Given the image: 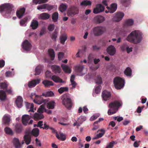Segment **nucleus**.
Returning a JSON list of instances; mask_svg holds the SVG:
<instances>
[{
	"label": "nucleus",
	"instance_id": "obj_61",
	"mask_svg": "<svg viewBox=\"0 0 148 148\" xmlns=\"http://www.w3.org/2000/svg\"><path fill=\"white\" fill-rule=\"evenodd\" d=\"M64 53L62 52H59L58 54V58L59 60H61L63 57Z\"/></svg>",
	"mask_w": 148,
	"mask_h": 148
},
{
	"label": "nucleus",
	"instance_id": "obj_15",
	"mask_svg": "<svg viewBox=\"0 0 148 148\" xmlns=\"http://www.w3.org/2000/svg\"><path fill=\"white\" fill-rule=\"evenodd\" d=\"M107 51L110 55L113 56L115 53L116 49L113 46L111 45L109 46L107 48Z\"/></svg>",
	"mask_w": 148,
	"mask_h": 148
},
{
	"label": "nucleus",
	"instance_id": "obj_23",
	"mask_svg": "<svg viewBox=\"0 0 148 148\" xmlns=\"http://www.w3.org/2000/svg\"><path fill=\"white\" fill-rule=\"evenodd\" d=\"M22 125L20 124H16L15 126L14 130L17 133H21L22 131Z\"/></svg>",
	"mask_w": 148,
	"mask_h": 148
},
{
	"label": "nucleus",
	"instance_id": "obj_55",
	"mask_svg": "<svg viewBox=\"0 0 148 148\" xmlns=\"http://www.w3.org/2000/svg\"><path fill=\"white\" fill-rule=\"evenodd\" d=\"M99 116V114H97L96 115H95L92 116L91 117L90 119V120L91 121H93L97 119L98 117Z\"/></svg>",
	"mask_w": 148,
	"mask_h": 148
},
{
	"label": "nucleus",
	"instance_id": "obj_39",
	"mask_svg": "<svg viewBox=\"0 0 148 148\" xmlns=\"http://www.w3.org/2000/svg\"><path fill=\"white\" fill-rule=\"evenodd\" d=\"M124 73L127 76H130L132 75V70L130 68L128 67L124 71Z\"/></svg>",
	"mask_w": 148,
	"mask_h": 148
},
{
	"label": "nucleus",
	"instance_id": "obj_47",
	"mask_svg": "<svg viewBox=\"0 0 148 148\" xmlns=\"http://www.w3.org/2000/svg\"><path fill=\"white\" fill-rule=\"evenodd\" d=\"M95 82L96 84H101L102 83V78L100 75L97 76L96 78L95 79Z\"/></svg>",
	"mask_w": 148,
	"mask_h": 148
},
{
	"label": "nucleus",
	"instance_id": "obj_32",
	"mask_svg": "<svg viewBox=\"0 0 148 148\" xmlns=\"http://www.w3.org/2000/svg\"><path fill=\"white\" fill-rule=\"evenodd\" d=\"M134 21L132 19H127L124 23L125 26H130L134 24Z\"/></svg>",
	"mask_w": 148,
	"mask_h": 148
},
{
	"label": "nucleus",
	"instance_id": "obj_1",
	"mask_svg": "<svg viewBox=\"0 0 148 148\" xmlns=\"http://www.w3.org/2000/svg\"><path fill=\"white\" fill-rule=\"evenodd\" d=\"M142 38L140 32L138 31L135 30L130 34L127 37V40L131 43L136 44L141 41Z\"/></svg>",
	"mask_w": 148,
	"mask_h": 148
},
{
	"label": "nucleus",
	"instance_id": "obj_41",
	"mask_svg": "<svg viewBox=\"0 0 148 148\" xmlns=\"http://www.w3.org/2000/svg\"><path fill=\"white\" fill-rule=\"evenodd\" d=\"M55 102L53 101H51L47 104V108L49 109H53L54 107Z\"/></svg>",
	"mask_w": 148,
	"mask_h": 148
},
{
	"label": "nucleus",
	"instance_id": "obj_26",
	"mask_svg": "<svg viewBox=\"0 0 148 148\" xmlns=\"http://www.w3.org/2000/svg\"><path fill=\"white\" fill-rule=\"evenodd\" d=\"M42 83L44 85L45 87L53 86L54 85V84L52 81L47 80H45L43 81L42 82Z\"/></svg>",
	"mask_w": 148,
	"mask_h": 148
},
{
	"label": "nucleus",
	"instance_id": "obj_53",
	"mask_svg": "<svg viewBox=\"0 0 148 148\" xmlns=\"http://www.w3.org/2000/svg\"><path fill=\"white\" fill-rule=\"evenodd\" d=\"M27 19H22L20 21V25L23 26H25L26 25L25 23L27 22Z\"/></svg>",
	"mask_w": 148,
	"mask_h": 148
},
{
	"label": "nucleus",
	"instance_id": "obj_22",
	"mask_svg": "<svg viewBox=\"0 0 148 148\" xmlns=\"http://www.w3.org/2000/svg\"><path fill=\"white\" fill-rule=\"evenodd\" d=\"M51 79L56 83H63L64 81L60 79L59 77L55 75H53L51 77Z\"/></svg>",
	"mask_w": 148,
	"mask_h": 148
},
{
	"label": "nucleus",
	"instance_id": "obj_31",
	"mask_svg": "<svg viewBox=\"0 0 148 148\" xmlns=\"http://www.w3.org/2000/svg\"><path fill=\"white\" fill-rule=\"evenodd\" d=\"M39 130L38 128H35L32 130L31 134L35 137H37L39 135Z\"/></svg>",
	"mask_w": 148,
	"mask_h": 148
},
{
	"label": "nucleus",
	"instance_id": "obj_54",
	"mask_svg": "<svg viewBox=\"0 0 148 148\" xmlns=\"http://www.w3.org/2000/svg\"><path fill=\"white\" fill-rule=\"evenodd\" d=\"M105 19H94V21L96 24H99L103 22Z\"/></svg>",
	"mask_w": 148,
	"mask_h": 148
},
{
	"label": "nucleus",
	"instance_id": "obj_13",
	"mask_svg": "<svg viewBox=\"0 0 148 148\" xmlns=\"http://www.w3.org/2000/svg\"><path fill=\"white\" fill-rule=\"evenodd\" d=\"M104 10L103 7L101 4L97 5L96 8L93 10V12L94 13L97 14L102 12Z\"/></svg>",
	"mask_w": 148,
	"mask_h": 148
},
{
	"label": "nucleus",
	"instance_id": "obj_20",
	"mask_svg": "<svg viewBox=\"0 0 148 148\" xmlns=\"http://www.w3.org/2000/svg\"><path fill=\"white\" fill-rule=\"evenodd\" d=\"M17 106L19 108H21L22 106L23 99L22 97L20 96H18L16 99L15 101Z\"/></svg>",
	"mask_w": 148,
	"mask_h": 148
},
{
	"label": "nucleus",
	"instance_id": "obj_64",
	"mask_svg": "<svg viewBox=\"0 0 148 148\" xmlns=\"http://www.w3.org/2000/svg\"><path fill=\"white\" fill-rule=\"evenodd\" d=\"M51 75V73L49 71H47L45 73V75L47 78L50 77Z\"/></svg>",
	"mask_w": 148,
	"mask_h": 148
},
{
	"label": "nucleus",
	"instance_id": "obj_50",
	"mask_svg": "<svg viewBox=\"0 0 148 148\" xmlns=\"http://www.w3.org/2000/svg\"><path fill=\"white\" fill-rule=\"evenodd\" d=\"M47 5V4H44L41 5H39L37 6V9L39 10L46 9Z\"/></svg>",
	"mask_w": 148,
	"mask_h": 148
},
{
	"label": "nucleus",
	"instance_id": "obj_38",
	"mask_svg": "<svg viewBox=\"0 0 148 148\" xmlns=\"http://www.w3.org/2000/svg\"><path fill=\"white\" fill-rule=\"evenodd\" d=\"M67 8V6L66 4L62 3L60 6L59 8V10L61 12L64 11Z\"/></svg>",
	"mask_w": 148,
	"mask_h": 148
},
{
	"label": "nucleus",
	"instance_id": "obj_16",
	"mask_svg": "<svg viewBox=\"0 0 148 148\" xmlns=\"http://www.w3.org/2000/svg\"><path fill=\"white\" fill-rule=\"evenodd\" d=\"M10 121V116L9 115L6 114L3 117V122L4 124L7 125H9Z\"/></svg>",
	"mask_w": 148,
	"mask_h": 148
},
{
	"label": "nucleus",
	"instance_id": "obj_30",
	"mask_svg": "<svg viewBox=\"0 0 148 148\" xmlns=\"http://www.w3.org/2000/svg\"><path fill=\"white\" fill-rule=\"evenodd\" d=\"M60 135L58 134V133L56 134V137L59 140H60L62 141H64L66 139L65 136L62 133H59Z\"/></svg>",
	"mask_w": 148,
	"mask_h": 148
},
{
	"label": "nucleus",
	"instance_id": "obj_34",
	"mask_svg": "<svg viewBox=\"0 0 148 148\" xmlns=\"http://www.w3.org/2000/svg\"><path fill=\"white\" fill-rule=\"evenodd\" d=\"M50 15L46 13H43L38 15L39 18H49Z\"/></svg>",
	"mask_w": 148,
	"mask_h": 148
},
{
	"label": "nucleus",
	"instance_id": "obj_62",
	"mask_svg": "<svg viewBox=\"0 0 148 148\" xmlns=\"http://www.w3.org/2000/svg\"><path fill=\"white\" fill-rule=\"evenodd\" d=\"M29 106H30V109L29 110V112H34V104L33 103H32L30 104V103L29 104Z\"/></svg>",
	"mask_w": 148,
	"mask_h": 148
},
{
	"label": "nucleus",
	"instance_id": "obj_49",
	"mask_svg": "<svg viewBox=\"0 0 148 148\" xmlns=\"http://www.w3.org/2000/svg\"><path fill=\"white\" fill-rule=\"evenodd\" d=\"M54 95V93L51 91L47 92L46 94L42 93V96L45 97H52Z\"/></svg>",
	"mask_w": 148,
	"mask_h": 148
},
{
	"label": "nucleus",
	"instance_id": "obj_25",
	"mask_svg": "<svg viewBox=\"0 0 148 148\" xmlns=\"http://www.w3.org/2000/svg\"><path fill=\"white\" fill-rule=\"evenodd\" d=\"M78 12V9L75 8L74 9L69 10L67 12V15L69 16H72L77 14Z\"/></svg>",
	"mask_w": 148,
	"mask_h": 148
},
{
	"label": "nucleus",
	"instance_id": "obj_10",
	"mask_svg": "<svg viewBox=\"0 0 148 148\" xmlns=\"http://www.w3.org/2000/svg\"><path fill=\"white\" fill-rule=\"evenodd\" d=\"M102 96L103 100L106 101L110 98L111 94L110 92L105 90L102 92Z\"/></svg>",
	"mask_w": 148,
	"mask_h": 148
},
{
	"label": "nucleus",
	"instance_id": "obj_11",
	"mask_svg": "<svg viewBox=\"0 0 148 148\" xmlns=\"http://www.w3.org/2000/svg\"><path fill=\"white\" fill-rule=\"evenodd\" d=\"M31 44L27 40H25L23 42L22 47L26 51H29L31 48Z\"/></svg>",
	"mask_w": 148,
	"mask_h": 148
},
{
	"label": "nucleus",
	"instance_id": "obj_57",
	"mask_svg": "<svg viewBox=\"0 0 148 148\" xmlns=\"http://www.w3.org/2000/svg\"><path fill=\"white\" fill-rule=\"evenodd\" d=\"M114 143V141L110 142L108 145H107L106 148H112Z\"/></svg>",
	"mask_w": 148,
	"mask_h": 148
},
{
	"label": "nucleus",
	"instance_id": "obj_52",
	"mask_svg": "<svg viewBox=\"0 0 148 148\" xmlns=\"http://www.w3.org/2000/svg\"><path fill=\"white\" fill-rule=\"evenodd\" d=\"M0 86L1 88L4 89L8 87V85L5 83H1L0 84Z\"/></svg>",
	"mask_w": 148,
	"mask_h": 148
},
{
	"label": "nucleus",
	"instance_id": "obj_63",
	"mask_svg": "<svg viewBox=\"0 0 148 148\" xmlns=\"http://www.w3.org/2000/svg\"><path fill=\"white\" fill-rule=\"evenodd\" d=\"M54 25L53 24H51L48 26V29L49 31H52L54 29Z\"/></svg>",
	"mask_w": 148,
	"mask_h": 148
},
{
	"label": "nucleus",
	"instance_id": "obj_24",
	"mask_svg": "<svg viewBox=\"0 0 148 148\" xmlns=\"http://www.w3.org/2000/svg\"><path fill=\"white\" fill-rule=\"evenodd\" d=\"M61 66L63 71L66 73H71V70L69 66L64 64H61Z\"/></svg>",
	"mask_w": 148,
	"mask_h": 148
},
{
	"label": "nucleus",
	"instance_id": "obj_40",
	"mask_svg": "<svg viewBox=\"0 0 148 148\" xmlns=\"http://www.w3.org/2000/svg\"><path fill=\"white\" fill-rule=\"evenodd\" d=\"M58 35V32L56 30H55L54 32L52 34L51 37L53 40L56 41Z\"/></svg>",
	"mask_w": 148,
	"mask_h": 148
},
{
	"label": "nucleus",
	"instance_id": "obj_58",
	"mask_svg": "<svg viewBox=\"0 0 148 148\" xmlns=\"http://www.w3.org/2000/svg\"><path fill=\"white\" fill-rule=\"evenodd\" d=\"M51 127H50L45 122L44 124V127H43L42 129H45L46 130H48L49 129H50Z\"/></svg>",
	"mask_w": 148,
	"mask_h": 148
},
{
	"label": "nucleus",
	"instance_id": "obj_45",
	"mask_svg": "<svg viewBox=\"0 0 148 148\" xmlns=\"http://www.w3.org/2000/svg\"><path fill=\"white\" fill-rule=\"evenodd\" d=\"M69 90V88L67 87H62L58 89V91L59 93L62 94L64 92L67 91Z\"/></svg>",
	"mask_w": 148,
	"mask_h": 148
},
{
	"label": "nucleus",
	"instance_id": "obj_36",
	"mask_svg": "<svg viewBox=\"0 0 148 148\" xmlns=\"http://www.w3.org/2000/svg\"><path fill=\"white\" fill-rule=\"evenodd\" d=\"M124 15L123 12H117L115 14L114 17L117 18H122Z\"/></svg>",
	"mask_w": 148,
	"mask_h": 148
},
{
	"label": "nucleus",
	"instance_id": "obj_46",
	"mask_svg": "<svg viewBox=\"0 0 148 148\" xmlns=\"http://www.w3.org/2000/svg\"><path fill=\"white\" fill-rule=\"evenodd\" d=\"M99 132H102L97 134V137H98L99 138H100L103 136L105 133V130L103 129H101L100 130H98L97 131V132L98 133Z\"/></svg>",
	"mask_w": 148,
	"mask_h": 148
},
{
	"label": "nucleus",
	"instance_id": "obj_28",
	"mask_svg": "<svg viewBox=\"0 0 148 148\" xmlns=\"http://www.w3.org/2000/svg\"><path fill=\"white\" fill-rule=\"evenodd\" d=\"M60 42L61 44H64L65 41L67 40V36L65 34H62L60 37Z\"/></svg>",
	"mask_w": 148,
	"mask_h": 148
},
{
	"label": "nucleus",
	"instance_id": "obj_44",
	"mask_svg": "<svg viewBox=\"0 0 148 148\" xmlns=\"http://www.w3.org/2000/svg\"><path fill=\"white\" fill-rule=\"evenodd\" d=\"M49 0H33V3L37 4L42 3H45L47 2Z\"/></svg>",
	"mask_w": 148,
	"mask_h": 148
},
{
	"label": "nucleus",
	"instance_id": "obj_29",
	"mask_svg": "<svg viewBox=\"0 0 148 148\" xmlns=\"http://www.w3.org/2000/svg\"><path fill=\"white\" fill-rule=\"evenodd\" d=\"M48 52L51 60H53L55 57V54L54 50L51 49H50L48 50Z\"/></svg>",
	"mask_w": 148,
	"mask_h": 148
},
{
	"label": "nucleus",
	"instance_id": "obj_43",
	"mask_svg": "<svg viewBox=\"0 0 148 148\" xmlns=\"http://www.w3.org/2000/svg\"><path fill=\"white\" fill-rule=\"evenodd\" d=\"M92 2L88 0H84L82 1L80 4L81 5L88 6L90 5Z\"/></svg>",
	"mask_w": 148,
	"mask_h": 148
},
{
	"label": "nucleus",
	"instance_id": "obj_2",
	"mask_svg": "<svg viewBox=\"0 0 148 148\" xmlns=\"http://www.w3.org/2000/svg\"><path fill=\"white\" fill-rule=\"evenodd\" d=\"M122 104V103L121 101L116 100L111 102L109 104L108 107L110 109L108 111V114L111 115L116 113Z\"/></svg>",
	"mask_w": 148,
	"mask_h": 148
},
{
	"label": "nucleus",
	"instance_id": "obj_19",
	"mask_svg": "<svg viewBox=\"0 0 148 148\" xmlns=\"http://www.w3.org/2000/svg\"><path fill=\"white\" fill-rule=\"evenodd\" d=\"M51 68L55 74H59L61 71V69L60 67L56 65H52L51 66Z\"/></svg>",
	"mask_w": 148,
	"mask_h": 148
},
{
	"label": "nucleus",
	"instance_id": "obj_3",
	"mask_svg": "<svg viewBox=\"0 0 148 148\" xmlns=\"http://www.w3.org/2000/svg\"><path fill=\"white\" fill-rule=\"evenodd\" d=\"M62 103L68 109H70L72 107L73 103L69 94H65L61 97Z\"/></svg>",
	"mask_w": 148,
	"mask_h": 148
},
{
	"label": "nucleus",
	"instance_id": "obj_7",
	"mask_svg": "<svg viewBox=\"0 0 148 148\" xmlns=\"http://www.w3.org/2000/svg\"><path fill=\"white\" fill-rule=\"evenodd\" d=\"M5 92L10 94H12V90L11 89L7 90L5 92L3 90H0V99L1 101L4 100L6 98Z\"/></svg>",
	"mask_w": 148,
	"mask_h": 148
},
{
	"label": "nucleus",
	"instance_id": "obj_12",
	"mask_svg": "<svg viewBox=\"0 0 148 148\" xmlns=\"http://www.w3.org/2000/svg\"><path fill=\"white\" fill-rule=\"evenodd\" d=\"M40 79H33L28 83V86L29 88L34 87L40 83Z\"/></svg>",
	"mask_w": 148,
	"mask_h": 148
},
{
	"label": "nucleus",
	"instance_id": "obj_18",
	"mask_svg": "<svg viewBox=\"0 0 148 148\" xmlns=\"http://www.w3.org/2000/svg\"><path fill=\"white\" fill-rule=\"evenodd\" d=\"M75 70L76 72L78 73L79 75H81L83 74L82 71L84 69L83 66L81 65H77L75 67Z\"/></svg>",
	"mask_w": 148,
	"mask_h": 148
},
{
	"label": "nucleus",
	"instance_id": "obj_4",
	"mask_svg": "<svg viewBox=\"0 0 148 148\" xmlns=\"http://www.w3.org/2000/svg\"><path fill=\"white\" fill-rule=\"evenodd\" d=\"M13 5L9 3H5L0 5V12L3 13L5 11V14L11 13L13 8Z\"/></svg>",
	"mask_w": 148,
	"mask_h": 148
},
{
	"label": "nucleus",
	"instance_id": "obj_56",
	"mask_svg": "<svg viewBox=\"0 0 148 148\" xmlns=\"http://www.w3.org/2000/svg\"><path fill=\"white\" fill-rule=\"evenodd\" d=\"M86 120V117L84 116H81L79 118L78 121H81V122H82L85 121Z\"/></svg>",
	"mask_w": 148,
	"mask_h": 148
},
{
	"label": "nucleus",
	"instance_id": "obj_59",
	"mask_svg": "<svg viewBox=\"0 0 148 148\" xmlns=\"http://www.w3.org/2000/svg\"><path fill=\"white\" fill-rule=\"evenodd\" d=\"M59 15L58 13L55 12L52 15V18H58Z\"/></svg>",
	"mask_w": 148,
	"mask_h": 148
},
{
	"label": "nucleus",
	"instance_id": "obj_35",
	"mask_svg": "<svg viewBox=\"0 0 148 148\" xmlns=\"http://www.w3.org/2000/svg\"><path fill=\"white\" fill-rule=\"evenodd\" d=\"M42 68V67L41 65H38L37 66L36 68L35 69V75H39L41 71Z\"/></svg>",
	"mask_w": 148,
	"mask_h": 148
},
{
	"label": "nucleus",
	"instance_id": "obj_33",
	"mask_svg": "<svg viewBox=\"0 0 148 148\" xmlns=\"http://www.w3.org/2000/svg\"><path fill=\"white\" fill-rule=\"evenodd\" d=\"M38 22L36 20H33L32 22L31 26L33 29H36L38 26Z\"/></svg>",
	"mask_w": 148,
	"mask_h": 148
},
{
	"label": "nucleus",
	"instance_id": "obj_51",
	"mask_svg": "<svg viewBox=\"0 0 148 148\" xmlns=\"http://www.w3.org/2000/svg\"><path fill=\"white\" fill-rule=\"evenodd\" d=\"M101 87V86H98L96 87L95 89V92L96 94H98L100 92Z\"/></svg>",
	"mask_w": 148,
	"mask_h": 148
},
{
	"label": "nucleus",
	"instance_id": "obj_37",
	"mask_svg": "<svg viewBox=\"0 0 148 148\" xmlns=\"http://www.w3.org/2000/svg\"><path fill=\"white\" fill-rule=\"evenodd\" d=\"M24 138L26 144H29L31 141L30 137L28 135L26 134L25 135Z\"/></svg>",
	"mask_w": 148,
	"mask_h": 148
},
{
	"label": "nucleus",
	"instance_id": "obj_17",
	"mask_svg": "<svg viewBox=\"0 0 148 148\" xmlns=\"http://www.w3.org/2000/svg\"><path fill=\"white\" fill-rule=\"evenodd\" d=\"M30 118L31 117L29 115H23L22 118V121L23 124L26 125Z\"/></svg>",
	"mask_w": 148,
	"mask_h": 148
},
{
	"label": "nucleus",
	"instance_id": "obj_14",
	"mask_svg": "<svg viewBox=\"0 0 148 148\" xmlns=\"http://www.w3.org/2000/svg\"><path fill=\"white\" fill-rule=\"evenodd\" d=\"M108 10V12L110 13H113L115 12L117 8V5L115 3H113L111 5L110 7V8L108 6L106 7Z\"/></svg>",
	"mask_w": 148,
	"mask_h": 148
},
{
	"label": "nucleus",
	"instance_id": "obj_48",
	"mask_svg": "<svg viewBox=\"0 0 148 148\" xmlns=\"http://www.w3.org/2000/svg\"><path fill=\"white\" fill-rule=\"evenodd\" d=\"M45 106L44 105H41L39 108L38 109L37 112L41 114H42L44 111H45Z\"/></svg>",
	"mask_w": 148,
	"mask_h": 148
},
{
	"label": "nucleus",
	"instance_id": "obj_21",
	"mask_svg": "<svg viewBox=\"0 0 148 148\" xmlns=\"http://www.w3.org/2000/svg\"><path fill=\"white\" fill-rule=\"evenodd\" d=\"M44 117V116L43 114L39 113H35L33 116V118L35 120H41Z\"/></svg>",
	"mask_w": 148,
	"mask_h": 148
},
{
	"label": "nucleus",
	"instance_id": "obj_5",
	"mask_svg": "<svg viewBox=\"0 0 148 148\" xmlns=\"http://www.w3.org/2000/svg\"><path fill=\"white\" fill-rule=\"evenodd\" d=\"M124 82V80L119 77H115L113 80L114 86L118 89H120L123 87Z\"/></svg>",
	"mask_w": 148,
	"mask_h": 148
},
{
	"label": "nucleus",
	"instance_id": "obj_42",
	"mask_svg": "<svg viewBox=\"0 0 148 148\" xmlns=\"http://www.w3.org/2000/svg\"><path fill=\"white\" fill-rule=\"evenodd\" d=\"M4 131L6 134H8L12 135L13 134L12 130L10 128L8 127L5 128Z\"/></svg>",
	"mask_w": 148,
	"mask_h": 148
},
{
	"label": "nucleus",
	"instance_id": "obj_6",
	"mask_svg": "<svg viewBox=\"0 0 148 148\" xmlns=\"http://www.w3.org/2000/svg\"><path fill=\"white\" fill-rule=\"evenodd\" d=\"M94 35L95 36H99L102 35L106 30L105 27L98 26L95 27L93 29Z\"/></svg>",
	"mask_w": 148,
	"mask_h": 148
},
{
	"label": "nucleus",
	"instance_id": "obj_8",
	"mask_svg": "<svg viewBox=\"0 0 148 148\" xmlns=\"http://www.w3.org/2000/svg\"><path fill=\"white\" fill-rule=\"evenodd\" d=\"M33 101L35 103L40 105L43 103H45L47 102V100L43 99L42 96L35 95V99L33 100Z\"/></svg>",
	"mask_w": 148,
	"mask_h": 148
},
{
	"label": "nucleus",
	"instance_id": "obj_27",
	"mask_svg": "<svg viewBox=\"0 0 148 148\" xmlns=\"http://www.w3.org/2000/svg\"><path fill=\"white\" fill-rule=\"evenodd\" d=\"M13 144L16 148L21 147V145L18 138H15L14 139Z\"/></svg>",
	"mask_w": 148,
	"mask_h": 148
},
{
	"label": "nucleus",
	"instance_id": "obj_9",
	"mask_svg": "<svg viewBox=\"0 0 148 148\" xmlns=\"http://www.w3.org/2000/svg\"><path fill=\"white\" fill-rule=\"evenodd\" d=\"M25 11V8L24 7L18 9L16 12V15L18 18H21L24 16Z\"/></svg>",
	"mask_w": 148,
	"mask_h": 148
},
{
	"label": "nucleus",
	"instance_id": "obj_60",
	"mask_svg": "<svg viewBox=\"0 0 148 148\" xmlns=\"http://www.w3.org/2000/svg\"><path fill=\"white\" fill-rule=\"evenodd\" d=\"M43 125V121H40L38 123L37 126L40 127V128H43V127H42V126Z\"/></svg>",
	"mask_w": 148,
	"mask_h": 148
}]
</instances>
